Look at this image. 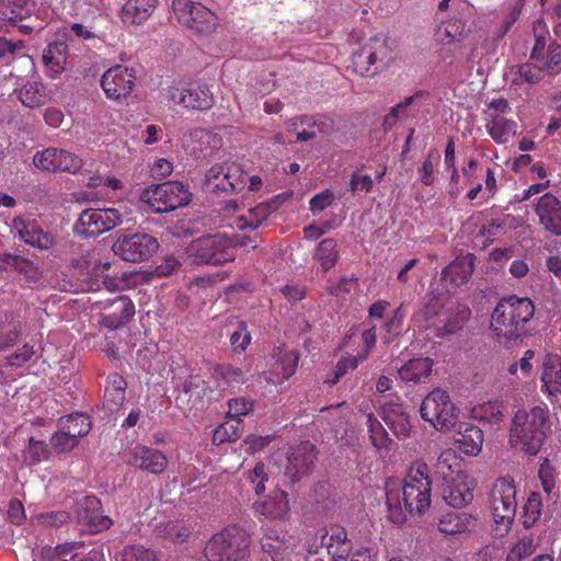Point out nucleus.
<instances>
[{
    "label": "nucleus",
    "instance_id": "nucleus-52",
    "mask_svg": "<svg viewBox=\"0 0 561 561\" xmlns=\"http://www.w3.org/2000/svg\"><path fill=\"white\" fill-rule=\"evenodd\" d=\"M227 334L229 335L230 346L236 353H242L251 343V333L244 321H237L231 323L228 328Z\"/></svg>",
    "mask_w": 561,
    "mask_h": 561
},
{
    "label": "nucleus",
    "instance_id": "nucleus-58",
    "mask_svg": "<svg viewBox=\"0 0 561 561\" xmlns=\"http://www.w3.org/2000/svg\"><path fill=\"white\" fill-rule=\"evenodd\" d=\"M474 417L492 425L500 424L503 420V407L500 402L488 401L472 410Z\"/></svg>",
    "mask_w": 561,
    "mask_h": 561
},
{
    "label": "nucleus",
    "instance_id": "nucleus-46",
    "mask_svg": "<svg viewBox=\"0 0 561 561\" xmlns=\"http://www.w3.org/2000/svg\"><path fill=\"white\" fill-rule=\"evenodd\" d=\"M58 427L62 428L79 440L80 437L85 436L91 431V422L89 416L82 413H75L59 419Z\"/></svg>",
    "mask_w": 561,
    "mask_h": 561
},
{
    "label": "nucleus",
    "instance_id": "nucleus-14",
    "mask_svg": "<svg viewBox=\"0 0 561 561\" xmlns=\"http://www.w3.org/2000/svg\"><path fill=\"white\" fill-rule=\"evenodd\" d=\"M168 98L174 104L192 111H207L214 105V96L206 83L190 82L184 88L170 87Z\"/></svg>",
    "mask_w": 561,
    "mask_h": 561
},
{
    "label": "nucleus",
    "instance_id": "nucleus-12",
    "mask_svg": "<svg viewBox=\"0 0 561 561\" xmlns=\"http://www.w3.org/2000/svg\"><path fill=\"white\" fill-rule=\"evenodd\" d=\"M389 49L385 39L374 37L352 56V66L362 77H374L382 70Z\"/></svg>",
    "mask_w": 561,
    "mask_h": 561
},
{
    "label": "nucleus",
    "instance_id": "nucleus-21",
    "mask_svg": "<svg viewBox=\"0 0 561 561\" xmlns=\"http://www.w3.org/2000/svg\"><path fill=\"white\" fill-rule=\"evenodd\" d=\"M535 213L539 224L553 236H561V202L551 193L538 198Z\"/></svg>",
    "mask_w": 561,
    "mask_h": 561
},
{
    "label": "nucleus",
    "instance_id": "nucleus-13",
    "mask_svg": "<svg viewBox=\"0 0 561 561\" xmlns=\"http://www.w3.org/2000/svg\"><path fill=\"white\" fill-rule=\"evenodd\" d=\"M159 248L158 240L147 233H135L118 238L113 244V251L124 261L141 262L149 259Z\"/></svg>",
    "mask_w": 561,
    "mask_h": 561
},
{
    "label": "nucleus",
    "instance_id": "nucleus-47",
    "mask_svg": "<svg viewBox=\"0 0 561 561\" xmlns=\"http://www.w3.org/2000/svg\"><path fill=\"white\" fill-rule=\"evenodd\" d=\"M314 259L320 262L323 272L330 271L340 259L337 241L333 238L320 241L314 252Z\"/></svg>",
    "mask_w": 561,
    "mask_h": 561
},
{
    "label": "nucleus",
    "instance_id": "nucleus-32",
    "mask_svg": "<svg viewBox=\"0 0 561 561\" xmlns=\"http://www.w3.org/2000/svg\"><path fill=\"white\" fill-rule=\"evenodd\" d=\"M68 50V45L62 41L51 42L43 50L42 61L49 78L55 79L65 70Z\"/></svg>",
    "mask_w": 561,
    "mask_h": 561
},
{
    "label": "nucleus",
    "instance_id": "nucleus-36",
    "mask_svg": "<svg viewBox=\"0 0 561 561\" xmlns=\"http://www.w3.org/2000/svg\"><path fill=\"white\" fill-rule=\"evenodd\" d=\"M433 360L428 357L412 358L398 369L399 378L405 383L424 382L432 374Z\"/></svg>",
    "mask_w": 561,
    "mask_h": 561
},
{
    "label": "nucleus",
    "instance_id": "nucleus-48",
    "mask_svg": "<svg viewBox=\"0 0 561 561\" xmlns=\"http://www.w3.org/2000/svg\"><path fill=\"white\" fill-rule=\"evenodd\" d=\"M460 462L450 449L440 453L434 465L435 473L445 481L454 479V474L460 476Z\"/></svg>",
    "mask_w": 561,
    "mask_h": 561
},
{
    "label": "nucleus",
    "instance_id": "nucleus-53",
    "mask_svg": "<svg viewBox=\"0 0 561 561\" xmlns=\"http://www.w3.org/2000/svg\"><path fill=\"white\" fill-rule=\"evenodd\" d=\"M367 426L371 444L377 449L390 450L392 448V439L389 437L382 424L374 416L373 413L367 415Z\"/></svg>",
    "mask_w": 561,
    "mask_h": 561
},
{
    "label": "nucleus",
    "instance_id": "nucleus-11",
    "mask_svg": "<svg viewBox=\"0 0 561 561\" xmlns=\"http://www.w3.org/2000/svg\"><path fill=\"white\" fill-rule=\"evenodd\" d=\"M125 215L117 208H89L80 214L76 231L87 237H98L122 225Z\"/></svg>",
    "mask_w": 561,
    "mask_h": 561
},
{
    "label": "nucleus",
    "instance_id": "nucleus-6",
    "mask_svg": "<svg viewBox=\"0 0 561 561\" xmlns=\"http://www.w3.org/2000/svg\"><path fill=\"white\" fill-rule=\"evenodd\" d=\"M187 254L194 264L219 265L234 260L236 243L221 233L207 234L194 240Z\"/></svg>",
    "mask_w": 561,
    "mask_h": 561
},
{
    "label": "nucleus",
    "instance_id": "nucleus-2",
    "mask_svg": "<svg viewBox=\"0 0 561 561\" xmlns=\"http://www.w3.org/2000/svg\"><path fill=\"white\" fill-rule=\"evenodd\" d=\"M552 424L547 405L519 409L511 423L508 443L515 450L537 456L552 433Z\"/></svg>",
    "mask_w": 561,
    "mask_h": 561
},
{
    "label": "nucleus",
    "instance_id": "nucleus-28",
    "mask_svg": "<svg viewBox=\"0 0 561 561\" xmlns=\"http://www.w3.org/2000/svg\"><path fill=\"white\" fill-rule=\"evenodd\" d=\"M381 416L398 439H405L410 436L412 425L402 404L396 402L385 404L381 409Z\"/></svg>",
    "mask_w": 561,
    "mask_h": 561
},
{
    "label": "nucleus",
    "instance_id": "nucleus-25",
    "mask_svg": "<svg viewBox=\"0 0 561 561\" xmlns=\"http://www.w3.org/2000/svg\"><path fill=\"white\" fill-rule=\"evenodd\" d=\"M451 430L456 433L455 444L459 450L470 456H477L481 451L484 440L481 428L471 423L457 422Z\"/></svg>",
    "mask_w": 561,
    "mask_h": 561
},
{
    "label": "nucleus",
    "instance_id": "nucleus-1",
    "mask_svg": "<svg viewBox=\"0 0 561 561\" xmlns=\"http://www.w3.org/2000/svg\"><path fill=\"white\" fill-rule=\"evenodd\" d=\"M432 481L428 467L424 462H416L409 469L402 483L403 506L399 502V493L387 492V507L389 519L394 524L407 522V514L422 515L432 503Z\"/></svg>",
    "mask_w": 561,
    "mask_h": 561
},
{
    "label": "nucleus",
    "instance_id": "nucleus-7",
    "mask_svg": "<svg viewBox=\"0 0 561 561\" xmlns=\"http://www.w3.org/2000/svg\"><path fill=\"white\" fill-rule=\"evenodd\" d=\"M191 193L181 182H165L142 191L141 202L156 214L170 213L191 202Z\"/></svg>",
    "mask_w": 561,
    "mask_h": 561
},
{
    "label": "nucleus",
    "instance_id": "nucleus-26",
    "mask_svg": "<svg viewBox=\"0 0 561 561\" xmlns=\"http://www.w3.org/2000/svg\"><path fill=\"white\" fill-rule=\"evenodd\" d=\"M206 391L207 385L201 376H188L179 388L175 401L181 409H197Z\"/></svg>",
    "mask_w": 561,
    "mask_h": 561
},
{
    "label": "nucleus",
    "instance_id": "nucleus-63",
    "mask_svg": "<svg viewBox=\"0 0 561 561\" xmlns=\"http://www.w3.org/2000/svg\"><path fill=\"white\" fill-rule=\"evenodd\" d=\"M227 178L228 180V193H238L241 192L248 181L247 173L241 169V167L237 163H227Z\"/></svg>",
    "mask_w": 561,
    "mask_h": 561
},
{
    "label": "nucleus",
    "instance_id": "nucleus-15",
    "mask_svg": "<svg viewBox=\"0 0 561 561\" xmlns=\"http://www.w3.org/2000/svg\"><path fill=\"white\" fill-rule=\"evenodd\" d=\"M134 68L116 65L107 69L101 79V87L107 99L121 100L130 95L135 88Z\"/></svg>",
    "mask_w": 561,
    "mask_h": 561
},
{
    "label": "nucleus",
    "instance_id": "nucleus-16",
    "mask_svg": "<svg viewBox=\"0 0 561 561\" xmlns=\"http://www.w3.org/2000/svg\"><path fill=\"white\" fill-rule=\"evenodd\" d=\"M316 458V447L308 440L290 446L286 457L285 477L291 482L299 481L310 472Z\"/></svg>",
    "mask_w": 561,
    "mask_h": 561
},
{
    "label": "nucleus",
    "instance_id": "nucleus-5",
    "mask_svg": "<svg viewBox=\"0 0 561 561\" xmlns=\"http://www.w3.org/2000/svg\"><path fill=\"white\" fill-rule=\"evenodd\" d=\"M412 321L420 331L431 330L438 337L455 333L462 327V320L445 309L436 296L428 298L424 306L414 312Z\"/></svg>",
    "mask_w": 561,
    "mask_h": 561
},
{
    "label": "nucleus",
    "instance_id": "nucleus-10",
    "mask_svg": "<svg viewBox=\"0 0 561 561\" xmlns=\"http://www.w3.org/2000/svg\"><path fill=\"white\" fill-rule=\"evenodd\" d=\"M11 232L23 243L39 251H49L57 243V236L34 218L16 216L10 224Z\"/></svg>",
    "mask_w": 561,
    "mask_h": 561
},
{
    "label": "nucleus",
    "instance_id": "nucleus-19",
    "mask_svg": "<svg viewBox=\"0 0 561 561\" xmlns=\"http://www.w3.org/2000/svg\"><path fill=\"white\" fill-rule=\"evenodd\" d=\"M34 8L33 0H0V21L16 26L24 35H31L34 27L22 22L31 18Z\"/></svg>",
    "mask_w": 561,
    "mask_h": 561
},
{
    "label": "nucleus",
    "instance_id": "nucleus-31",
    "mask_svg": "<svg viewBox=\"0 0 561 561\" xmlns=\"http://www.w3.org/2000/svg\"><path fill=\"white\" fill-rule=\"evenodd\" d=\"M260 543L265 561H285L288 554V543L285 536H280L277 529L265 527Z\"/></svg>",
    "mask_w": 561,
    "mask_h": 561
},
{
    "label": "nucleus",
    "instance_id": "nucleus-50",
    "mask_svg": "<svg viewBox=\"0 0 561 561\" xmlns=\"http://www.w3.org/2000/svg\"><path fill=\"white\" fill-rule=\"evenodd\" d=\"M467 34V24L460 19H449L438 27L437 35L443 43L460 42Z\"/></svg>",
    "mask_w": 561,
    "mask_h": 561
},
{
    "label": "nucleus",
    "instance_id": "nucleus-18",
    "mask_svg": "<svg viewBox=\"0 0 561 561\" xmlns=\"http://www.w3.org/2000/svg\"><path fill=\"white\" fill-rule=\"evenodd\" d=\"M135 316V305L127 296H116L103 304L100 323L110 330H116L127 323Z\"/></svg>",
    "mask_w": 561,
    "mask_h": 561
},
{
    "label": "nucleus",
    "instance_id": "nucleus-64",
    "mask_svg": "<svg viewBox=\"0 0 561 561\" xmlns=\"http://www.w3.org/2000/svg\"><path fill=\"white\" fill-rule=\"evenodd\" d=\"M122 561H158L154 550L141 545H130L124 548Z\"/></svg>",
    "mask_w": 561,
    "mask_h": 561
},
{
    "label": "nucleus",
    "instance_id": "nucleus-22",
    "mask_svg": "<svg viewBox=\"0 0 561 561\" xmlns=\"http://www.w3.org/2000/svg\"><path fill=\"white\" fill-rule=\"evenodd\" d=\"M128 462L134 467L152 474L163 473L169 463L164 453L145 445H136L131 449Z\"/></svg>",
    "mask_w": 561,
    "mask_h": 561
},
{
    "label": "nucleus",
    "instance_id": "nucleus-3",
    "mask_svg": "<svg viewBox=\"0 0 561 561\" xmlns=\"http://www.w3.org/2000/svg\"><path fill=\"white\" fill-rule=\"evenodd\" d=\"M535 314L530 298L511 295L500 299L491 316V329L497 337L517 341L526 335Z\"/></svg>",
    "mask_w": 561,
    "mask_h": 561
},
{
    "label": "nucleus",
    "instance_id": "nucleus-9",
    "mask_svg": "<svg viewBox=\"0 0 561 561\" xmlns=\"http://www.w3.org/2000/svg\"><path fill=\"white\" fill-rule=\"evenodd\" d=\"M172 9L178 22L196 33H213L219 24L217 15L201 2L173 0Z\"/></svg>",
    "mask_w": 561,
    "mask_h": 561
},
{
    "label": "nucleus",
    "instance_id": "nucleus-45",
    "mask_svg": "<svg viewBox=\"0 0 561 561\" xmlns=\"http://www.w3.org/2000/svg\"><path fill=\"white\" fill-rule=\"evenodd\" d=\"M127 382L125 378L117 374H110L106 380V387L104 390V399L111 404L108 408L114 409L123 404L125 400Z\"/></svg>",
    "mask_w": 561,
    "mask_h": 561
},
{
    "label": "nucleus",
    "instance_id": "nucleus-54",
    "mask_svg": "<svg viewBox=\"0 0 561 561\" xmlns=\"http://www.w3.org/2000/svg\"><path fill=\"white\" fill-rule=\"evenodd\" d=\"M160 536L173 542H183L191 535V527L181 520H168L157 526Z\"/></svg>",
    "mask_w": 561,
    "mask_h": 561
},
{
    "label": "nucleus",
    "instance_id": "nucleus-4",
    "mask_svg": "<svg viewBox=\"0 0 561 561\" xmlns=\"http://www.w3.org/2000/svg\"><path fill=\"white\" fill-rule=\"evenodd\" d=\"M251 533L239 524H231L214 534L206 542L207 561H242L250 554Z\"/></svg>",
    "mask_w": 561,
    "mask_h": 561
},
{
    "label": "nucleus",
    "instance_id": "nucleus-62",
    "mask_svg": "<svg viewBox=\"0 0 561 561\" xmlns=\"http://www.w3.org/2000/svg\"><path fill=\"white\" fill-rule=\"evenodd\" d=\"M535 549L534 537L531 535L523 536L508 551L506 561H522L531 556Z\"/></svg>",
    "mask_w": 561,
    "mask_h": 561
},
{
    "label": "nucleus",
    "instance_id": "nucleus-41",
    "mask_svg": "<svg viewBox=\"0 0 561 561\" xmlns=\"http://www.w3.org/2000/svg\"><path fill=\"white\" fill-rule=\"evenodd\" d=\"M271 214V204L261 203L255 207L249 209L245 215L236 217L231 226L239 230H244L248 228L255 230L267 220Z\"/></svg>",
    "mask_w": 561,
    "mask_h": 561
},
{
    "label": "nucleus",
    "instance_id": "nucleus-8",
    "mask_svg": "<svg viewBox=\"0 0 561 561\" xmlns=\"http://www.w3.org/2000/svg\"><path fill=\"white\" fill-rule=\"evenodd\" d=\"M420 413L424 421L439 431L451 430L458 422V409L442 389H435L424 398Z\"/></svg>",
    "mask_w": 561,
    "mask_h": 561
},
{
    "label": "nucleus",
    "instance_id": "nucleus-39",
    "mask_svg": "<svg viewBox=\"0 0 561 561\" xmlns=\"http://www.w3.org/2000/svg\"><path fill=\"white\" fill-rule=\"evenodd\" d=\"M488 134L496 144H506L517 133V123L506 117L485 118Z\"/></svg>",
    "mask_w": 561,
    "mask_h": 561
},
{
    "label": "nucleus",
    "instance_id": "nucleus-60",
    "mask_svg": "<svg viewBox=\"0 0 561 561\" xmlns=\"http://www.w3.org/2000/svg\"><path fill=\"white\" fill-rule=\"evenodd\" d=\"M227 163L213 165L206 173L207 187L213 192L228 193Z\"/></svg>",
    "mask_w": 561,
    "mask_h": 561
},
{
    "label": "nucleus",
    "instance_id": "nucleus-33",
    "mask_svg": "<svg viewBox=\"0 0 561 561\" xmlns=\"http://www.w3.org/2000/svg\"><path fill=\"white\" fill-rule=\"evenodd\" d=\"M158 2V0H127L121 10V19L125 24L140 25L151 16Z\"/></svg>",
    "mask_w": 561,
    "mask_h": 561
},
{
    "label": "nucleus",
    "instance_id": "nucleus-30",
    "mask_svg": "<svg viewBox=\"0 0 561 561\" xmlns=\"http://www.w3.org/2000/svg\"><path fill=\"white\" fill-rule=\"evenodd\" d=\"M446 482L447 484L443 489V499L449 506L462 507L472 502L473 486L466 477L456 476Z\"/></svg>",
    "mask_w": 561,
    "mask_h": 561
},
{
    "label": "nucleus",
    "instance_id": "nucleus-51",
    "mask_svg": "<svg viewBox=\"0 0 561 561\" xmlns=\"http://www.w3.org/2000/svg\"><path fill=\"white\" fill-rule=\"evenodd\" d=\"M535 60L541 64L542 72L549 76L561 73V45L556 41L551 42L547 47V53L542 51V58Z\"/></svg>",
    "mask_w": 561,
    "mask_h": 561
},
{
    "label": "nucleus",
    "instance_id": "nucleus-55",
    "mask_svg": "<svg viewBox=\"0 0 561 561\" xmlns=\"http://www.w3.org/2000/svg\"><path fill=\"white\" fill-rule=\"evenodd\" d=\"M25 41L12 39L5 36H0V60L5 65H11L15 58L25 56L31 57L23 51L25 50Z\"/></svg>",
    "mask_w": 561,
    "mask_h": 561
},
{
    "label": "nucleus",
    "instance_id": "nucleus-42",
    "mask_svg": "<svg viewBox=\"0 0 561 561\" xmlns=\"http://www.w3.org/2000/svg\"><path fill=\"white\" fill-rule=\"evenodd\" d=\"M517 507L490 505L492 516V530L496 537L506 536L512 529Z\"/></svg>",
    "mask_w": 561,
    "mask_h": 561
},
{
    "label": "nucleus",
    "instance_id": "nucleus-56",
    "mask_svg": "<svg viewBox=\"0 0 561 561\" xmlns=\"http://www.w3.org/2000/svg\"><path fill=\"white\" fill-rule=\"evenodd\" d=\"M542 502L538 492H531L523 505V525L525 528L533 527L541 517Z\"/></svg>",
    "mask_w": 561,
    "mask_h": 561
},
{
    "label": "nucleus",
    "instance_id": "nucleus-34",
    "mask_svg": "<svg viewBox=\"0 0 561 561\" xmlns=\"http://www.w3.org/2000/svg\"><path fill=\"white\" fill-rule=\"evenodd\" d=\"M321 543L342 560L346 559L353 549V542L348 538L346 529L340 525L328 527L321 538Z\"/></svg>",
    "mask_w": 561,
    "mask_h": 561
},
{
    "label": "nucleus",
    "instance_id": "nucleus-49",
    "mask_svg": "<svg viewBox=\"0 0 561 561\" xmlns=\"http://www.w3.org/2000/svg\"><path fill=\"white\" fill-rule=\"evenodd\" d=\"M242 421L227 416V420L218 425L213 433V443L221 445L226 442H236L240 437Z\"/></svg>",
    "mask_w": 561,
    "mask_h": 561
},
{
    "label": "nucleus",
    "instance_id": "nucleus-44",
    "mask_svg": "<svg viewBox=\"0 0 561 561\" xmlns=\"http://www.w3.org/2000/svg\"><path fill=\"white\" fill-rule=\"evenodd\" d=\"M77 547V542H65L55 547L45 546L34 554V561H73Z\"/></svg>",
    "mask_w": 561,
    "mask_h": 561
},
{
    "label": "nucleus",
    "instance_id": "nucleus-37",
    "mask_svg": "<svg viewBox=\"0 0 561 561\" xmlns=\"http://www.w3.org/2000/svg\"><path fill=\"white\" fill-rule=\"evenodd\" d=\"M0 263L5 268H12L23 275L27 282L36 283L42 278V271L30 259L22 255L3 252L0 253Z\"/></svg>",
    "mask_w": 561,
    "mask_h": 561
},
{
    "label": "nucleus",
    "instance_id": "nucleus-43",
    "mask_svg": "<svg viewBox=\"0 0 561 561\" xmlns=\"http://www.w3.org/2000/svg\"><path fill=\"white\" fill-rule=\"evenodd\" d=\"M542 69L530 62L512 66L508 71L511 82L514 85H523L525 83L536 84L542 80Z\"/></svg>",
    "mask_w": 561,
    "mask_h": 561
},
{
    "label": "nucleus",
    "instance_id": "nucleus-35",
    "mask_svg": "<svg viewBox=\"0 0 561 561\" xmlns=\"http://www.w3.org/2000/svg\"><path fill=\"white\" fill-rule=\"evenodd\" d=\"M298 362L299 354L296 351L279 352L266 380L274 385L284 382L295 374Z\"/></svg>",
    "mask_w": 561,
    "mask_h": 561
},
{
    "label": "nucleus",
    "instance_id": "nucleus-57",
    "mask_svg": "<svg viewBox=\"0 0 561 561\" xmlns=\"http://www.w3.org/2000/svg\"><path fill=\"white\" fill-rule=\"evenodd\" d=\"M533 35L535 38L534 47L530 51V59L542 58V51L546 49L550 39V31L543 19H537L533 23Z\"/></svg>",
    "mask_w": 561,
    "mask_h": 561
},
{
    "label": "nucleus",
    "instance_id": "nucleus-38",
    "mask_svg": "<svg viewBox=\"0 0 561 561\" xmlns=\"http://www.w3.org/2000/svg\"><path fill=\"white\" fill-rule=\"evenodd\" d=\"M516 484L513 478L502 477L495 480L492 485L489 504L499 506L517 507Z\"/></svg>",
    "mask_w": 561,
    "mask_h": 561
},
{
    "label": "nucleus",
    "instance_id": "nucleus-29",
    "mask_svg": "<svg viewBox=\"0 0 561 561\" xmlns=\"http://www.w3.org/2000/svg\"><path fill=\"white\" fill-rule=\"evenodd\" d=\"M541 392L546 396L557 397L561 393V356L547 354L542 363Z\"/></svg>",
    "mask_w": 561,
    "mask_h": 561
},
{
    "label": "nucleus",
    "instance_id": "nucleus-40",
    "mask_svg": "<svg viewBox=\"0 0 561 561\" xmlns=\"http://www.w3.org/2000/svg\"><path fill=\"white\" fill-rule=\"evenodd\" d=\"M15 93L20 102L30 108L42 106L47 99L46 88L39 78L27 81Z\"/></svg>",
    "mask_w": 561,
    "mask_h": 561
},
{
    "label": "nucleus",
    "instance_id": "nucleus-59",
    "mask_svg": "<svg viewBox=\"0 0 561 561\" xmlns=\"http://www.w3.org/2000/svg\"><path fill=\"white\" fill-rule=\"evenodd\" d=\"M440 162V153L437 149H431L421 167L417 170L419 179L422 184L430 186L435 182V171L436 167Z\"/></svg>",
    "mask_w": 561,
    "mask_h": 561
},
{
    "label": "nucleus",
    "instance_id": "nucleus-20",
    "mask_svg": "<svg viewBox=\"0 0 561 561\" xmlns=\"http://www.w3.org/2000/svg\"><path fill=\"white\" fill-rule=\"evenodd\" d=\"M78 519L94 534L106 530L113 525V520L103 514L101 501L94 495H88L80 502Z\"/></svg>",
    "mask_w": 561,
    "mask_h": 561
},
{
    "label": "nucleus",
    "instance_id": "nucleus-27",
    "mask_svg": "<svg viewBox=\"0 0 561 561\" xmlns=\"http://www.w3.org/2000/svg\"><path fill=\"white\" fill-rule=\"evenodd\" d=\"M474 255L468 253L466 256L456 257L442 271V282L445 285L458 287L469 282L474 270Z\"/></svg>",
    "mask_w": 561,
    "mask_h": 561
},
{
    "label": "nucleus",
    "instance_id": "nucleus-61",
    "mask_svg": "<svg viewBox=\"0 0 561 561\" xmlns=\"http://www.w3.org/2000/svg\"><path fill=\"white\" fill-rule=\"evenodd\" d=\"M33 163L42 171L58 172V148L50 147L36 152Z\"/></svg>",
    "mask_w": 561,
    "mask_h": 561
},
{
    "label": "nucleus",
    "instance_id": "nucleus-23",
    "mask_svg": "<svg viewBox=\"0 0 561 561\" xmlns=\"http://www.w3.org/2000/svg\"><path fill=\"white\" fill-rule=\"evenodd\" d=\"M114 265L108 261L95 263L92 267V273L87 279L85 290L96 291L101 289L102 285L108 291L117 290L125 282V276L124 274L119 276L115 270L113 273H110Z\"/></svg>",
    "mask_w": 561,
    "mask_h": 561
},
{
    "label": "nucleus",
    "instance_id": "nucleus-24",
    "mask_svg": "<svg viewBox=\"0 0 561 561\" xmlns=\"http://www.w3.org/2000/svg\"><path fill=\"white\" fill-rule=\"evenodd\" d=\"M478 526V516L468 512L448 511L438 519V530L445 535H460Z\"/></svg>",
    "mask_w": 561,
    "mask_h": 561
},
{
    "label": "nucleus",
    "instance_id": "nucleus-17",
    "mask_svg": "<svg viewBox=\"0 0 561 561\" xmlns=\"http://www.w3.org/2000/svg\"><path fill=\"white\" fill-rule=\"evenodd\" d=\"M252 511L259 518L268 520H286L290 514L288 493L276 488L264 499L253 502Z\"/></svg>",
    "mask_w": 561,
    "mask_h": 561
}]
</instances>
